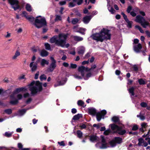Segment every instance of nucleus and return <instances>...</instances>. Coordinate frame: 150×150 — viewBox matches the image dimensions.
Wrapping results in <instances>:
<instances>
[{
	"label": "nucleus",
	"mask_w": 150,
	"mask_h": 150,
	"mask_svg": "<svg viewBox=\"0 0 150 150\" xmlns=\"http://www.w3.org/2000/svg\"><path fill=\"white\" fill-rule=\"evenodd\" d=\"M67 37V34L60 33L58 36L55 35L52 38L50 42L52 43H55L58 46L67 48L69 46V44H66Z\"/></svg>",
	"instance_id": "1"
},
{
	"label": "nucleus",
	"mask_w": 150,
	"mask_h": 150,
	"mask_svg": "<svg viewBox=\"0 0 150 150\" xmlns=\"http://www.w3.org/2000/svg\"><path fill=\"white\" fill-rule=\"evenodd\" d=\"M102 142L98 143L96 144V147L99 149H104L109 147L108 144L106 142L103 136L101 137ZM122 139L120 137H115L110 141L109 143L110 147H114L117 144H120L122 143Z\"/></svg>",
	"instance_id": "2"
},
{
	"label": "nucleus",
	"mask_w": 150,
	"mask_h": 150,
	"mask_svg": "<svg viewBox=\"0 0 150 150\" xmlns=\"http://www.w3.org/2000/svg\"><path fill=\"white\" fill-rule=\"evenodd\" d=\"M91 37L94 40L102 42L104 40L110 39L111 35L108 30L103 28L100 30L99 33L94 34Z\"/></svg>",
	"instance_id": "3"
},
{
	"label": "nucleus",
	"mask_w": 150,
	"mask_h": 150,
	"mask_svg": "<svg viewBox=\"0 0 150 150\" xmlns=\"http://www.w3.org/2000/svg\"><path fill=\"white\" fill-rule=\"evenodd\" d=\"M32 94H35L42 89V85L39 81H33L28 85Z\"/></svg>",
	"instance_id": "4"
},
{
	"label": "nucleus",
	"mask_w": 150,
	"mask_h": 150,
	"mask_svg": "<svg viewBox=\"0 0 150 150\" xmlns=\"http://www.w3.org/2000/svg\"><path fill=\"white\" fill-rule=\"evenodd\" d=\"M34 25L38 28L42 27L43 25H46V22L45 18L40 16H37L35 21Z\"/></svg>",
	"instance_id": "5"
},
{
	"label": "nucleus",
	"mask_w": 150,
	"mask_h": 150,
	"mask_svg": "<svg viewBox=\"0 0 150 150\" xmlns=\"http://www.w3.org/2000/svg\"><path fill=\"white\" fill-rule=\"evenodd\" d=\"M135 21L137 22L140 23L142 26L145 28L149 25V23L140 16H137L136 17Z\"/></svg>",
	"instance_id": "6"
},
{
	"label": "nucleus",
	"mask_w": 150,
	"mask_h": 150,
	"mask_svg": "<svg viewBox=\"0 0 150 150\" xmlns=\"http://www.w3.org/2000/svg\"><path fill=\"white\" fill-rule=\"evenodd\" d=\"M22 95L20 94H16L13 97H11V100L10 103L13 105L16 104L18 103V100L22 99Z\"/></svg>",
	"instance_id": "7"
},
{
	"label": "nucleus",
	"mask_w": 150,
	"mask_h": 150,
	"mask_svg": "<svg viewBox=\"0 0 150 150\" xmlns=\"http://www.w3.org/2000/svg\"><path fill=\"white\" fill-rule=\"evenodd\" d=\"M111 128L112 130L116 131L120 135H123L126 132L125 130H122V127H120L114 124L111 125Z\"/></svg>",
	"instance_id": "8"
},
{
	"label": "nucleus",
	"mask_w": 150,
	"mask_h": 150,
	"mask_svg": "<svg viewBox=\"0 0 150 150\" xmlns=\"http://www.w3.org/2000/svg\"><path fill=\"white\" fill-rule=\"evenodd\" d=\"M78 70L82 76H84L87 72L88 71V68L83 66H81L78 67Z\"/></svg>",
	"instance_id": "9"
},
{
	"label": "nucleus",
	"mask_w": 150,
	"mask_h": 150,
	"mask_svg": "<svg viewBox=\"0 0 150 150\" xmlns=\"http://www.w3.org/2000/svg\"><path fill=\"white\" fill-rule=\"evenodd\" d=\"M9 3L11 5L12 7L15 10L19 8V6L18 5V1L17 0H9Z\"/></svg>",
	"instance_id": "10"
},
{
	"label": "nucleus",
	"mask_w": 150,
	"mask_h": 150,
	"mask_svg": "<svg viewBox=\"0 0 150 150\" xmlns=\"http://www.w3.org/2000/svg\"><path fill=\"white\" fill-rule=\"evenodd\" d=\"M106 113V111L105 110L101 111L100 112L97 113L96 114V118L98 121H100L102 118H104V116Z\"/></svg>",
	"instance_id": "11"
},
{
	"label": "nucleus",
	"mask_w": 150,
	"mask_h": 150,
	"mask_svg": "<svg viewBox=\"0 0 150 150\" xmlns=\"http://www.w3.org/2000/svg\"><path fill=\"white\" fill-rule=\"evenodd\" d=\"M27 90V88L25 87H21L19 88L16 89L13 93L11 95V96L13 97L15 95L22 91H26Z\"/></svg>",
	"instance_id": "12"
},
{
	"label": "nucleus",
	"mask_w": 150,
	"mask_h": 150,
	"mask_svg": "<svg viewBox=\"0 0 150 150\" xmlns=\"http://www.w3.org/2000/svg\"><path fill=\"white\" fill-rule=\"evenodd\" d=\"M40 58H38L35 63L34 64V62H32L30 63V66L31 68L32 71H35L36 70L37 63L39 62L40 61Z\"/></svg>",
	"instance_id": "13"
},
{
	"label": "nucleus",
	"mask_w": 150,
	"mask_h": 150,
	"mask_svg": "<svg viewBox=\"0 0 150 150\" xmlns=\"http://www.w3.org/2000/svg\"><path fill=\"white\" fill-rule=\"evenodd\" d=\"M22 17H25L27 19L31 22L33 21L34 20V18L32 17H30L27 15V13L23 11L21 14Z\"/></svg>",
	"instance_id": "14"
},
{
	"label": "nucleus",
	"mask_w": 150,
	"mask_h": 150,
	"mask_svg": "<svg viewBox=\"0 0 150 150\" xmlns=\"http://www.w3.org/2000/svg\"><path fill=\"white\" fill-rule=\"evenodd\" d=\"M138 141V145L139 146H142L146 147L148 145V143L146 142H145L142 138L139 139Z\"/></svg>",
	"instance_id": "15"
},
{
	"label": "nucleus",
	"mask_w": 150,
	"mask_h": 150,
	"mask_svg": "<svg viewBox=\"0 0 150 150\" xmlns=\"http://www.w3.org/2000/svg\"><path fill=\"white\" fill-rule=\"evenodd\" d=\"M77 50L79 54H83L85 52V48L83 46H81L78 47Z\"/></svg>",
	"instance_id": "16"
},
{
	"label": "nucleus",
	"mask_w": 150,
	"mask_h": 150,
	"mask_svg": "<svg viewBox=\"0 0 150 150\" xmlns=\"http://www.w3.org/2000/svg\"><path fill=\"white\" fill-rule=\"evenodd\" d=\"M142 48V45L140 44H138L134 46V49L136 52L138 53L140 52V50Z\"/></svg>",
	"instance_id": "17"
},
{
	"label": "nucleus",
	"mask_w": 150,
	"mask_h": 150,
	"mask_svg": "<svg viewBox=\"0 0 150 150\" xmlns=\"http://www.w3.org/2000/svg\"><path fill=\"white\" fill-rule=\"evenodd\" d=\"M56 67V61L52 62L50 65V67L48 69V70L50 71H52Z\"/></svg>",
	"instance_id": "18"
},
{
	"label": "nucleus",
	"mask_w": 150,
	"mask_h": 150,
	"mask_svg": "<svg viewBox=\"0 0 150 150\" xmlns=\"http://www.w3.org/2000/svg\"><path fill=\"white\" fill-rule=\"evenodd\" d=\"M92 17L93 16H86L83 18V22L85 24L88 23Z\"/></svg>",
	"instance_id": "19"
},
{
	"label": "nucleus",
	"mask_w": 150,
	"mask_h": 150,
	"mask_svg": "<svg viewBox=\"0 0 150 150\" xmlns=\"http://www.w3.org/2000/svg\"><path fill=\"white\" fill-rule=\"evenodd\" d=\"M40 62L41 65L42 67H44L45 64L47 65L49 63V60L44 59H41Z\"/></svg>",
	"instance_id": "20"
},
{
	"label": "nucleus",
	"mask_w": 150,
	"mask_h": 150,
	"mask_svg": "<svg viewBox=\"0 0 150 150\" xmlns=\"http://www.w3.org/2000/svg\"><path fill=\"white\" fill-rule=\"evenodd\" d=\"M74 77L77 79H81L83 78V76H82L81 74L78 72V73L75 74L73 75Z\"/></svg>",
	"instance_id": "21"
},
{
	"label": "nucleus",
	"mask_w": 150,
	"mask_h": 150,
	"mask_svg": "<svg viewBox=\"0 0 150 150\" xmlns=\"http://www.w3.org/2000/svg\"><path fill=\"white\" fill-rule=\"evenodd\" d=\"M89 113L93 115H95L96 113V110L94 108H90L88 110Z\"/></svg>",
	"instance_id": "22"
},
{
	"label": "nucleus",
	"mask_w": 150,
	"mask_h": 150,
	"mask_svg": "<svg viewBox=\"0 0 150 150\" xmlns=\"http://www.w3.org/2000/svg\"><path fill=\"white\" fill-rule=\"evenodd\" d=\"M67 81V79L66 78L64 79L63 80H62L61 81H60L59 84H55L54 85V86L56 87L58 86L62 85L64 84Z\"/></svg>",
	"instance_id": "23"
},
{
	"label": "nucleus",
	"mask_w": 150,
	"mask_h": 150,
	"mask_svg": "<svg viewBox=\"0 0 150 150\" xmlns=\"http://www.w3.org/2000/svg\"><path fill=\"white\" fill-rule=\"evenodd\" d=\"M48 52L45 50H42L40 53V55L42 57H46L48 55Z\"/></svg>",
	"instance_id": "24"
},
{
	"label": "nucleus",
	"mask_w": 150,
	"mask_h": 150,
	"mask_svg": "<svg viewBox=\"0 0 150 150\" xmlns=\"http://www.w3.org/2000/svg\"><path fill=\"white\" fill-rule=\"evenodd\" d=\"M149 131L147 134H146V135L145 134H144L143 136V137H146V138L145 139V140L146 141H147V142L148 143V144L150 145V138L149 137H149Z\"/></svg>",
	"instance_id": "25"
},
{
	"label": "nucleus",
	"mask_w": 150,
	"mask_h": 150,
	"mask_svg": "<svg viewBox=\"0 0 150 150\" xmlns=\"http://www.w3.org/2000/svg\"><path fill=\"white\" fill-rule=\"evenodd\" d=\"M20 55V52L18 51H16L14 55L12 57V59L13 60H15L16 59L17 57L19 56Z\"/></svg>",
	"instance_id": "26"
},
{
	"label": "nucleus",
	"mask_w": 150,
	"mask_h": 150,
	"mask_svg": "<svg viewBox=\"0 0 150 150\" xmlns=\"http://www.w3.org/2000/svg\"><path fill=\"white\" fill-rule=\"evenodd\" d=\"M98 139V137L95 135H92L90 137V140L92 142H95Z\"/></svg>",
	"instance_id": "27"
},
{
	"label": "nucleus",
	"mask_w": 150,
	"mask_h": 150,
	"mask_svg": "<svg viewBox=\"0 0 150 150\" xmlns=\"http://www.w3.org/2000/svg\"><path fill=\"white\" fill-rule=\"evenodd\" d=\"M82 117L81 114H78L75 115L73 117V119L74 120H78Z\"/></svg>",
	"instance_id": "28"
},
{
	"label": "nucleus",
	"mask_w": 150,
	"mask_h": 150,
	"mask_svg": "<svg viewBox=\"0 0 150 150\" xmlns=\"http://www.w3.org/2000/svg\"><path fill=\"white\" fill-rule=\"evenodd\" d=\"M147 125V123H143L141 124V126L142 127L140 129V131L142 132H144V130L143 129H145Z\"/></svg>",
	"instance_id": "29"
},
{
	"label": "nucleus",
	"mask_w": 150,
	"mask_h": 150,
	"mask_svg": "<svg viewBox=\"0 0 150 150\" xmlns=\"http://www.w3.org/2000/svg\"><path fill=\"white\" fill-rule=\"evenodd\" d=\"M74 38L75 40L78 41H82L83 39L82 38L77 36H74Z\"/></svg>",
	"instance_id": "30"
},
{
	"label": "nucleus",
	"mask_w": 150,
	"mask_h": 150,
	"mask_svg": "<svg viewBox=\"0 0 150 150\" xmlns=\"http://www.w3.org/2000/svg\"><path fill=\"white\" fill-rule=\"evenodd\" d=\"M28 109L25 110V109L19 110L18 111V114L19 115L21 116L24 114L26 112L27 110Z\"/></svg>",
	"instance_id": "31"
},
{
	"label": "nucleus",
	"mask_w": 150,
	"mask_h": 150,
	"mask_svg": "<svg viewBox=\"0 0 150 150\" xmlns=\"http://www.w3.org/2000/svg\"><path fill=\"white\" fill-rule=\"evenodd\" d=\"M25 8L28 11L30 12L32 11V8L31 6L29 4H26Z\"/></svg>",
	"instance_id": "32"
},
{
	"label": "nucleus",
	"mask_w": 150,
	"mask_h": 150,
	"mask_svg": "<svg viewBox=\"0 0 150 150\" xmlns=\"http://www.w3.org/2000/svg\"><path fill=\"white\" fill-rule=\"evenodd\" d=\"M134 88L133 87H131L128 89L129 92L131 96H133L134 95Z\"/></svg>",
	"instance_id": "33"
},
{
	"label": "nucleus",
	"mask_w": 150,
	"mask_h": 150,
	"mask_svg": "<svg viewBox=\"0 0 150 150\" xmlns=\"http://www.w3.org/2000/svg\"><path fill=\"white\" fill-rule=\"evenodd\" d=\"M86 29L83 28H79V30L77 31L76 32H79L80 33H81L82 34L84 35L85 34L84 32L86 31Z\"/></svg>",
	"instance_id": "34"
},
{
	"label": "nucleus",
	"mask_w": 150,
	"mask_h": 150,
	"mask_svg": "<svg viewBox=\"0 0 150 150\" xmlns=\"http://www.w3.org/2000/svg\"><path fill=\"white\" fill-rule=\"evenodd\" d=\"M108 9L109 11L112 14L114 13L115 12V11L114 9L112 7L109 6L108 7Z\"/></svg>",
	"instance_id": "35"
},
{
	"label": "nucleus",
	"mask_w": 150,
	"mask_h": 150,
	"mask_svg": "<svg viewBox=\"0 0 150 150\" xmlns=\"http://www.w3.org/2000/svg\"><path fill=\"white\" fill-rule=\"evenodd\" d=\"M91 74L90 73H86V74L84 75V76L83 77V78L85 80H87L88 78L91 77Z\"/></svg>",
	"instance_id": "36"
},
{
	"label": "nucleus",
	"mask_w": 150,
	"mask_h": 150,
	"mask_svg": "<svg viewBox=\"0 0 150 150\" xmlns=\"http://www.w3.org/2000/svg\"><path fill=\"white\" fill-rule=\"evenodd\" d=\"M76 133L78 137L79 138H81L82 136L83 133L80 130H78L76 132Z\"/></svg>",
	"instance_id": "37"
},
{
	"label": "nucleus",
	"mask_w": 150,
	"mask_h": 150,
	"mask_svg": "<svg viewBox=\"0 0 150 150\" xmlns=\"http://www.w3.org/2000/svg\"><path fill=\"white\" fill-rule=\"evenodd\" d=\"M79 21V20L77 18H73L71 21L72 23L73 24H76Z\"/></svg>",
	"instance_id": "38"
},
{
	"label": "nucleus",
	"mask_w": 150,
	"mask_h": 150,
	"mask_svg": "<svg viewBox=\"0 0 150 150\" xmlns=\"http://www.w3.org/2000/svg\"><path fill=\"white\" fill-rule=\"evenodd\" d=\"M78 105L81 106H83L84 105V102L82 100H79L77 102Z\"/></svg>",
	"instance_id": "39"
},
{
	"label": "nucleus",
	"mask_w": 150,
	"mask_h": 150,
	"mask_svg": "<svg viewBox=\"0 0 150 150\" xmlns=\"http://www.w3.org/2000/svg\"><path fill=\"white\" fill-rule=\"evenodd\" d=\"M138 82L140 85H143L145 83V82L142 79H139L138 80Z\"/></svg>",
	"instance_id": "40"
},
{
	"label": "nucleus",
	"mask_w": 150,
	"mask_h": 150,
	"mask_svg": "<svg viewBox=\"0 0 150 150\" xmlns=\"http://www.w3.org/2000/svg\"><path fill=\"white\" fill-rule=\"evenodd\" d=\"M12 133H13V132L9 133L8 132H6L5 133V134H4V135L6 137H11V136Z\"/></svg>",
	"instance_id": "41"
},
{
	"label": "nucleus",
	"mask_w": 150,
	"mask_h": 150,
	"mask_svg": "<svg viewBox=\"0 0 150 150\" xmlns=\"http://www.w3.org/2000/svg\"><path fill=\"white\" fill-rule=\"evenodd\" d=\"M112 120L114 122H118L119 121V118L117 117H113L112 118Z\"/></svg>",
	"instance_id": "42"
},
{
	"label": "nucleus",
	"mask_w": 150,
	"mask_h": 150,
	"mask_svg": "<svg viewBox=\"0 0 150 150\" xmlns=\"http://www.w3.org/2000/svg\"><path fill=\"white\" fill-rule=\"evenodd\" d=\"M45 48L47 50H50V45L48 43H45Z\"/></svg>",
	"instance_id": "43"
},
{
	"label": "nucleus",
	"mask_w": 150,
	"mask_h": 150,
	"mask_svg": "<svg viewBox=\"0 0 150 150\" xmlns=\"http://www.w3.org/2000/svg\"><path fill=\"white\" fill-rule=\"evenodd\" d=\"M137 117H139L140 119L142 120H144L145 119L144 116L141 115L140 113L139 115H137Z\"/></svg>",
	"instance_id": "44"
},
{
	"label": "nucleus",
	"mask_w": 150,
	"mask_h": 150,
	"mask_svg": "<svg viewBox=\"0 0 150 150\" xmlns=\"http://www.w3.org/2000/svg\"><path fill=\"white\" fill-rule=\"evenodd\" d=\"M96 65L94 64L92 65L91 68L90 69H88V71H93L94 69H95L96 68Z\"/></svg>",
	"instance_id": "45"
},
{
	"label": "nucleus",
	"mask_w": 150,
	"mask_h": 150,
	"mask_svg": "<svg viewBox=\"0 0 150 150\" xmlns=\"http://www.w3.org/2000/svg\"><path fill=\"white\" fill-rule=\"evenodd\" d=\"M126 21L127 23V26L129 28H131L132 27V21H129L128 19L127 20V21Z\"/></svg>",
	"instance_id": "46"
},
{
	"label": "nucleus",
	"mask_w": 150,
	"mask_h": 150,
	"mask_svg": "<svg viewBox=\"0 0 150 150\" xmlns=\"http://www.w3.org/2000/svg\"><path fill=\"white\" fill-rule=\"evenodd\" d=\"M40 80L42 81L43 80H46V77L45 75L43 74L40 76Z\"/></svg>",
	"instance_id": "47"
},
{
	"label": "nucleus",
	"mask_w": 150,
	"mask_h": 150,
	"mask_svg": "<svg viewBox=\"0 0 150 150\" xmlns=\"http://www.w3.org/2000/svg\"><path fill=\"white\" fill-rule=\"evenodd\" d=\"M4 112L8 114H10L12 113V110L11 109H8L5 110Z\"/></svg>",
	"instance_id": "48"
},
{
	"label": "nucleus",
	"mask_w": 150,
	"mask_h": 150,
	"mask_svg": "<svg viewBox=\"0 0 150 150\" xmlns=\"http://www.w3.org/2000/svg\"><path fill=\"white\" fill-rule=\"evenodd\" d=\"M110 129H108L104 131V134L105 135H108L110 133Z\"/></svg>",
	"instance_id": "49"
},
{
	"label": "nucleus",
	"mask_w": 150,
	"mask_h": 150,
	"mask_svg": "<svg viewBox=\"0 0 150 150\" xmlns=\"http://www.w3.org/2000/svg\"><path fill=\"white\" fill-rule=\"evenodd\" d=\"M79 127H80L81 129H84L86 128V125L84 124H81Z\"/></svg>",
	"instance_id": "50"
},
{
	"label": "nucleus",
	"mask_w": 150,
	"mask_h": 150,
	"mask_svg": "<svg viewBox=\"0 0 150 150\" xmlns=\"http://www.w3.org/2000/svg\"><path fill=\"white\" fill-rule=\"evenodd\" d=\"M62 19L61 17L59 15H56V18L55 19L56 21H60Z\"/></svg>",
	"instance_id": "51"
},
{
	"label": "nucleus",
	"mask_w": 150,
	"mask_h": 150,
	"mask_svg": "<svg viewBox=\"0 0 150 150\" xmlns=\"http://www.w3.org/2000/svg\"><path fill=\"white\" fill-rule=\"evenodd\" d=\"M75 5L76 4L74 2H70L69 4V7H74L75 6Z\"/></svg>",
	"instance_id": "52"
},
{
	"label": "nucleus",
	"mask_w": 150,
	"mask_h": 150,
	"mask_svg": "<svg viewBox=\"0 0 150 150\" xmlns=\"http://www.w3.org/2000/svg\"><path fill=\"white\" fill-rule=\"evenodd\" d=\"M77 67V65L75 64L71 63L70 64V68L72 69H75Z\"/></svg>",
	"instance_id": "53"
},
{
	"label": "nucleus",
	"mask_w": 150,
	"mask_h": 150,
	"mask_svg": "<svg viewBox=\"0 0 150 150\" xmlns=\"http://www.w3.org/2000/svg\"><path fill=\"white\" fill-rule=\"evenodd\" d=\"M121 14L122 15L126 21H127V20H128V18H127V16L125 14V13L123 12H122Z\"/></svg>",
	"instance_id": "54"
},
{
	"label": "nucleus",
	"mask_w": 150,
	"mask_h": 150,
	"mask_svg": "<svg viewBox=\"0 0 150 150\" xmlns=\"http://www.w3.org/2000/svg\"><path fill=\"white\" fill-rule=\"evenodd\" d=\"M141 106L142 107H146L147 106V104L144 102H142L140 104Z\"/></svg>",
	"instance_id": "55"
},
{
	"label": "nucleus",
	"mask_w": 150,
	"mask_h": 150,
	"mask_svg": "<svg viewBox=\"0 0 150 150\" xmlns=\"http://www.w3.org/2000/svg\"><path fill=\"white\" fill-rule=\"evenodd\" d=\"M58 143L61 146H65L63 141H62L61 142H58Z\"/></svg>",
	"instance_id": "56"
},
{
	"label": "nucleus",
	"mask_w": 150,
	"mask_h": 150,
	"mask_svg": "<svg viewBox=\"0 0 150 150\" xmlns=\"http://www.w3.org/2000/svg\"><path fill=\"white\" fill-rule=\"evenodd\" d=\"M138 129V126L137 125H134L132 127V129L133 130H136Z\"/></svg>",
	"instance_id": "57"
},
{
	"label": "nucleus",
	"mask_w": 150,
	"mask_h": 150,
	"mask_svg": "<svg viewBox=\"0 0 150 150\" xmlns=\"http://www.w3.org/2000/svg\"><path fill=\"white\" fill-rule=\"evenodd\" d=\"M18 147L19 148V149L21 150L23 148V145L21 143H19L18 144Z\"/></svg>",
	"instance_id": "58"
},
{
	"label": "nucleus",
	"mask_w": 150,
	"mask_h": 150,
	"mask_svg": "<svg viewBox=\"0 0 150 150\" xmlns=\"http://www.w3.org/2000/svg\"><path fill=\"white\" fill-rule=\"evenodd\" d=\"M25 79V76L24 75H22L19 76L18 77V79L19 80H21Z\"/></svg>",
	"instance_id": "59"
},
{
	"label": "nucleus",
	"mask_w": 150,
	"mask_h": 150,
	"mask_svg": "<svg viewBox=\"0 0 150 150\" xmlns=\"http://www.w3.org/2000/svg\"><path fill=\"white\" fill-rule=\"evenodd\" d=\"M66 1H61L59 2V4L61 5H63L66 4Z\"/></svg>",
	"instance_id": "60"
},
{
	"label": "nucleus",
	"mask_w": 150,
	"mask_h": 150,
	"mask_svg": "<svg viewBox=\"0 0 150 150\" xmlns=\"http://www.w3.org/2000/svg\"><path fill=\"white\" fill-rule=\"evenodd\" d=\"M63 65L64 67H68L69 66V64L65 62H64L63 63Z\"/></svg>",
	"instance_id": "61"
},
{
	"label": "nucleus",
	"mask_w": 150,
	"mask_h": 150,
	"mask_svg": "<svg viewBox=\"0 0 150 150\" xmlns=\"http://www.w3.org/2000/svg\"><path fill=\"white\" fill-rule=\"evenodd\" d=\"M83 0H79L77 2V4L78 5H80L83 2Z\"/></svg>",
	"instance_id": "62"
},
{
	"label": "nucleus",
	"mask_w": 150,
	"mask_h": 150,
	"mask_svg": "<svg viewBox=\"0 0 150 150\" xmlns=\"http://www.w3.org/2000/svg\"><path fill=\"white\" fill-rule=\"evenodd\" d=\"M132 8L131 6H129L127 8V12L128 13H130V11H131L132 10Z\"/></svg>",
	"instance_id": "63"
},
{
	"label": "nucleus",
	"mask_w": 150,
	"mask_h": 150,
	"mask_svg": "<svg viewBox=\"0 0 150 150\" xmlns=\"http://www.w3.org/2000/svg\"><path fill=\"white\" fill-rule=\"evenodd\" d=\"M7 148L4 146H0V150H6Z\"/></svg>",
	"instance_id": "64"
}]
</instances>
